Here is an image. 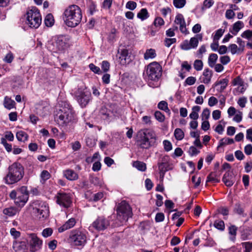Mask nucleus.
I'll list each match as a JSON object with an SVG mask.
<instances>
[{"label": "nucleus", "instance_id": "1", "mask_svg": "<svg viewBox=\"0 0 252 252\" xmlns=\"http://www.w3.org/2000/svg\"><path fill=\"white\" fill-rule=\"evenodd\" d=\"M24 175V167L20 163L15 162L9 166L8 172L3 180L6 184L11 185L20 181Z\"/></svg>", "mask_w": 252, "mask_h": 252}, {"label": "nucleus", "instance_id": "2", "mask_svg": "<svg viewBox=\"0 0 252 252\" xmlns=\"http://www.w3.org/2000/svg\"><path fill=\"white\" fill-rule=\"evenodd\" d=\"M156 140V133L153 130L145 128L137 132L136 142L141 148L148 149L154 145Z\"/></svg>", "mask_w": 252, "mask_h": 252}, {"label": "nucleus", "instance_id": "3", "mask_svg": "<svg viewBox=\"0 0 252 252\" xmlns=\"http://www.w3.org/2000/svg\"><path fill=\"white\" fill-rule=\"evenodd\" d=\"M64 20L66 25L70 27L77 26L82 19V12L76 5L69 6L64 12Z\"/></svg>", "mask_w": 252, "mask_h": 252}, {"label": "nucleus", "instance_id": "4", "mask_svg": "<svg viewBox=\"0 0 252 252\" xmlns=\"http://www.w3.org/2000/svg\"><path fill=\"white\" fill-rule=\"evenodd\" d=\"M69 46V38L65 35L55 37L47 44L48 49L55 53L63 52Z\"/></svg>", "mask_w": 252, "mask_h": 252}, {"label": "nucleus", "instance_id": "5", "mask_svg": "<svg viewBox=\"0 0 252 252\" xmlns=\"http://www.w3.org/2000/svg\"><path fill=\"white\" fill-rule=\"evenodd\" d=\"M116 211L118 226L123 225L132 215L131 209L126 201H122L118 205Z\"/></svg>", "mask_w": 252, "mask_h": 252}, {"label": "nucleus", "instance_id": "6", "mask_svg": "<svg viewBox=\"0 0 252 252\" xmlns=\"http://www.w3.org/2000/svg\"><path fill=\"white\" fill-rule=\"evenodd\" d=\"M74 118V113L71 107L68 104H65L58 112L55 118L58 124L62 126H66Z\"/></svg>", "mask_w": 252, "mask_h": 252}, {"label": "nucleus", "instance_id": "7", "mask_svg": "<svg viewBox=\"0 0 252 252\" xmlns=\"http://www.w3.org/2000/svg\"><path fill=\"white\" fill-rule=\"evenodd\" d=\"M87 240V232L85 231L78 229L72 230L70 233L68 238L69 243L71 245L81 248L85 245Z\"/></svg>", "mask_w": 252, "mask_h": 252}, {"label": "nucleus", "instance_id": "8", "mask_svg": "<svg viewBox=\"0 0 252 252\" xmlns=\"http://www.w3.org/2000/svg\"><path fill=\"white\" fill-rule=\"evenodd\" d=\"M26 24L31 28L37 29L41 23V16L36 7H31L27 12Z\"/></svg>", "mask_w": 252, "mask_h": 252}, {"label": "nucleus", "instance_id": "9", "mask_svg": "<svg viewBox=\"0 0 252 252\" xmlns=\"http://www.w3.org/2000/svg\"><path fill=\"white\" fill-rule=\"evenodd\" d=\"M162 68L160 64L153 62L147 66L146 75L148 80L158 81L162 75Z\"/></svg>", "mask_w": 252, "mask_h": 252}, {"label": "nucleus", "instance_id": "10", "mask_svg": "<svg viewBox=\"0 0 252 252\" xmlns=\"http://www.w3.org/2000/svg\"><path fill=\"white\" fill-rule=\"evenodd\" d=\"M76 99L81 107H85L91 99V94L85 87H80L74 93Z\"/></svg>", "mask_w": 252, "mask_h": 252}, {"label": "nucleus", "instance_id": "11", "mask_svg": "<svg viewBox=\"0 0 252 252\" xmlns=\"http://www.w3.org/2000/svg\"><path fill=\"white\" fill-rule=\"evenodd\" d=\"M26 240L31 252H35L41 249L42 240L38 237L36 234L33 233L28 234Z\"/></svg>", "mask_w": 252, "mask_h": 252}, {"label": "nucleus", "instance_id": "12", "mask_svg": "<svg viewBox=\"0 0 252 252\" xmlns=\"http://www.w3.org/2000/svg\"><path fill=\"white\" fill-rule=\"evenodd\" d=\"M33 210L37 217L40 219H46L49 216V207L45 202L36 201Z\"/></svg>", "mask_w": 252, "mask_h": 252}, {"label": "nucleus", "instance_id": "13", "mask_svg": "<svg viewBox=\"0 0 252 252\" xmlns=\"http://www.w3.org/2000/svg\"><path fill=\"white\" fill-rule=\"evenodd\" d=\"M110 225L109 220L103 216H99L93 222L89 227L90 231H93L94 229L97 231H103L107 229Z\"/></svg>", "mask_w": 252, "mask_h": 252}, {"label": "nucleus", "instance_id": "14", "mask_svg": "<svg viewBox=\"0 0 252 252\" xmlns=\"http://www.w3.org/2000/svg\"><path fill=\"white\" fill-rule=\"evenodd\" d=\"M202 35L201 34H196L195 36L191 37L189 40L183 41L181 44V48L184 50L195 49L198 46L199 41H202Z\"/></svg>", "mask_w": 252, "mask_h": 252}, {"label": "nucleus", "instance_id": "15", "mask_svg": "<svg viewBox=\"0 0 252 252\" xmlns=\"http://www.w3.org/2000/svg\"><path fill=\"white\" fill-rule=\"evenodd\" d=\"M56 197L57 203L65 208L69 207L72 204L71 197L69 193L60 191L57 194Z\"/></svg>", "mask_w": 252, "mask_h": 252}, {"label": "nucleus", "instance_id": "16", "mask_svg": "<svg viewBox=\"0 0 252 252\" xmlns=\"http://www.w3.org/2000/svg\"><path fill=\"white\" fill-rule=\"evenodd\" d=\"M18 192L20 194L17 195V199H16L15 203L19 206H23L28 201L29 198L28 193L26 187H22L18 189Z\"/></svg>", "mask_w": 252, "mask_h": 252}, {"label": "nucleus", "instance_id": "17", "mask_svg": "<svg viewBox=\"0 0 252 252\" xmlns=\"http://www.w3.org/2000/svg\"><path fill=\"white\" fill-rule=\"evenodd\" d=\"M174 22L176 24L180 25V30L182 33L185 34L189 33V32L186 28V24L185 19L182 14H178L176 16Z\"/></svg>", "mask_w": 252, "mask_h": 252}, {"label": "nucleus", "instance_id": "18", "mask_svg": "<svg viewBox=\"0 0 252 252\" xmlns=\"http://www.w3.org/2000/svg\"><path fill=\"white\" fill-rule=\"evenodd\" d=\"M118 53L120 55L119 56V62L122 65L126 64L128 61V50L124 48H119L118 50Z\"/></svg>", "mask_w": 252, "mask_h": 252}, {"label": "nucleus", "instance_id": "19", "mask_svg": "<svg viewBox=\"0 0 252 252\" xmlns=\"http://www.w3.org/2000/svg\"><path fill=\"white\" fill-rule=\"evenodd\" d=\"M231 83L234 86H238L237 90L241 93H243L247 89V85H245L244 81L239 76L234 78L232 80Z\"/></svg>", "mask_w": 252, "mask_h": 252}, {"label": "nucleus", "instance_id": "20", "mask_svg": "<svg viewBox=\"0 0 252 252\" xmlns=\"http://www.w3.org/2000/svg\"><path fill=\"white\" fill-rule=\"evenodd\" d=\"M76 223L74 218H70L67 220L62 226L58 228V231L60 233L73 227Z\"/></svg>", "mask_w": 252, "mask_h": 252}, {"label": "nucleus", "instance_id": "21", "mask_svg": "<svg viewBox=\"0 0 252 252\" xmlns=\"http://www.w3.org/2000/svg\"><path fill=\"white\" fill-rule=\"evenodd\" d=\"M244 27V23L242 21H238L233 25L232 28H230L229 32L233 35H236Z\"/></svg>", "mask_w": 252, "mask_h": 252}, {"label": "nucleus", "instance_id": "22", "mask_svg": "<svg viewBox=\"0 0 252 252\" xmlns=\"http://www.w3.org/2000/svg\"><path fill=\"white\" fill-rule=\"evenodd\" d=\"M64 176L68 180L74 181L78 178V174L71 169H67L63 171Z\"/></svg>", "mask_w": 252, "mask_h": 252}, {"label": "nucleus", "instance_id": "23", "mask_svg": "<svg viewBox=\"0 0 252 252\" xmlns=\"http://www.w3.org/2000/svg\"><path fill=\"white\" fill-rule=\"evenodd\" d=\"M111 111L105 107H102L100 109L99 115L103 120H109L111 117Z\"/></svg>", "mask_w": 252, "mask_h": 252}, {"label": "nucleus", "instance_id": "24", "mask_svg": "<svg viewBox=\"0 0 252 252\" xmlns=\"http://www.w3.org/2000/svg\"><path fill=\"white\" fill-rule=\"evenodd\" d=\"M202 82L204 84H209L212 77V72L209 68H205L203 73Z\"/></svg>", "mask_w": 252, "mask_h": 252}, {"label": "nucleus", "instance_id": "25", "mask_svg": "<svg viewBox=\"0 0 252 252\" xmlns=\"http://www.w3.org/2000/svg\"><path fill=\"white\" fill-rule=\"evenodd\" d=\"M222 181L227 187H231L234 184L233 177L231 175H230V173L229 172H226L224 174L222 178Z\"/></svg>", "mask_w": 252, "mask_h": 252}, {"label": "nucleus", "instance_id": "26", "mask_svg": "<svg viewBox=\"0 0 252 252\" xmlns=\"http://www.w3.org/2000/svg\"><path fill=\"white\" fill-rule=\"evenodd\" d=\"M3 105L5 108L10 110L15 107V102L11 98L6 96L4 97Z\"/></svg>", "mask_w": 252, "mask_h": 252}, {"label": "nucleus", "instance_id": "27", "mask_svg": "<svg viewBox=\"0 0 252 252\" xmlns=\"http://www.w3.org/2000/svg\"><path fill=\"white\" fill-rule=\"evenodd\" d=\"M157 56L156 52L154 49H149L146 50L144 58L146 60L154 59Z\"/></svg>", "mask_w": 252, "mask_h": 252}, {"label": "nucleus", "instance_id": "28", "mask_svg": "<svg viewBox=\"0 0 252 252\" xmlns=\"http://www.w3.org/2000/svg\"><path fill=\"white\" fill-rule=\"evenodd\" d=\"M16 138L19 141L25 142L28 139V134L22 130L18 131L16 134Z\"/></svg>", "mask_w": 252, "mask_h": 252}, {"label": "nucleus", "instance_id": "29", "mask_svg": "<svg viewBox=\"0 0 252 252\" xmlns=\"http://www.w3.org/2000/svg\"><path fill=\"white\" fill-rule=\"evenodd\" d=\"M201 107L199 106H194L192 108V111L189 114V117L191 119L196 120L198 118V112L200 110Z\"/></svg>", "mask_w": 252, "mask_h": 252}, {"label": "nucleus", "instance_id": "30", "mask_svg": "<svg viewBox=\"0 0 252 252\" xmlns=\"http://www.w3.org/2000/svg\"><path fill=\"white\" fill-rule=\"evenodd\" d=\"M228 49L232 55L239 54L243 52V51L235 44H230L228 46Z\"/></svg>", "mask_w": 252, "mask_h": 252}, {"label": "nucleus", "instance_id": "31", "mask_svg": "<svg viewBox=\"0 0 252 252\" xmlns=\"http://www.w3.org/2000/svg\"><path fill=\"white\" fill-rule=\"evenodd\" d=\"M218 55L215 53L210 54L208 57V63L210 67H213L214 64H216L218 60Z\"/></svg>", "mask_w": 252, "mask_h": 252}, {"label": "nucleus", "instance_id": "32", "mask_svg": "<svg viewBox=\"0 0 252 252\" xmlns=\"http://www.w3.org/2000/svg\"><path fill=\"white\" fill-rule=\"evenodd\" d=\"M133 166L138 170L141 171H144L146 170V164L142 161H134L133 162Z\"/></svg>", "mask_w": 252, "mask_h": 252}, {"label": "nucleus", "instance_id": "33", "mask_svg": "<svg viewBox=\"0 0 252 252\" xmlns=\"http://www.w3.org/2000/svg\"><path fill=\"white\" fill-rule=\"evenodd\" d=\"M13 249L16 252H25L24 246L22 242H14Z\"/></svg>", "mask_w": 252, "mask_h": 252}, {"label": "nucleus", "instance_id": "34", "mask_svg": "<svg viewBox=\"0 0 252 252\" xmlns=\"http://www.w3.org/2000/svg\"><path fill=\"white\" fill-rule=\"evenodd\" d=\"M137 17L143 21L149 17V14L146 8H142L137 14Z\"/></svg>", "mask_w": 252, "mask_h": 252}, {"label": "nucleus", "instance_id": "35", "mask_svg": "<svg viewBox=\"0 0 252 252\" xmlns=\"http://www.w3.org/2000/svg\"><path fill=\"white\" fill-rule=\"evenodd\" d=\"M174 136L177 140H181L184 137V132L180 128H176L174 131Z\"/></svg>", "mask_w": 252, "mask_h": 252}, {"label": "nucleus", "instance_id": "36", "mask_svg": "<svg viewBox=\"0 0 252 252\" xmlns=\"http://www.w3.org/2000/svg\"><path fill=\"white\" fill-rule=\"evenodd\" d=\"M54 18L51 14H48L45 18V24L47 27H51L54 24Z\"/></svg>", "mask_w": 252, "mask_h": 252}, {"label": "nucleus", "instance_id": "37", "mask_svg": "<svg viewBox=\"0 0 252 252\" xmlns=\"http://www.w3.org/2000/svg\"><path fill=\"white\" fill-rule=\"evenodd\" d=\"M233 143L234 140L233 139L229 138H224L220 141L219 147H221L228 144H231Z\"/></svg>", "mask_w": 252, "mask_h": 252}, {"label": "nucleus", "instance_id": "38", "mask_svg": "<svg viewBox=\"0 0 252 252\" xmlns=\"http://www.w3.org/2000/svg\"><path fill=\"white\" fill-rule=\"evenodd\" d=\"M117 32V30L115 29H113L111 31L108 36V40L109 42L113 43L116 40Z\"/></svg>", "mask_w": 252, "mask_h": 252}, {"label": "nucleus", "instance_id": "39", "mask_svg": "<svg viewBox=\"0 0 252 252\" xmlns=\"http://www.w3.org/2000/svg\"><path fill=\"white\" fill-rule=\"evenodd\" d=\"M207 182L218 183L219 182L217 175L214 172H211L207 177Z\"/></svg>", "mask_w": 252, "mask_h": 252}, {"label": "nucleus", "instance_id": "40", "mask_svg": "<svg viewBox=\"0 0 252 252\" xmlns=\"http://www.w3.org/2000/svg\"><path fill=\"white\" fill-rule=\"evenodd\" d=\"M224 32V30L220 29L216 31L215 33L213 36V40L214 41H218L220 38L221 37Z\"/></svg>", "mask_w": 252, "mask_h": 252}, {"label": "nucleus", "instance_id": "41", "mask_svg": "<svg viewBox=\"0 0 252 252\" xmlns=\"http://www.w3.org/2000/svg\"><path fill=\"white\" fill-rule=\"evenodd\" d=\"M228 80L227 79H223L216 83V85H220V91H223L227 87Z\"/></svg>", "mask_w": 252, "mask_h": 252}, {"label": "nucleus", "instance_id": "42", "mask_svg": "<svg viewBox=\"0 0 252 252\" xmlns=\"http://www.w3.org/2000/svg\"><path fill=\"white\" fill-rule=\"evenodd\" d=\"M203 66V62L200 60H196L194 62L193 67L197 71H200L202 69Z\"/></svg>", "mask_w": 252, "mask_h": 252}, {"label": "nucleus", "instance_id": "43", "mask_svg": "<svg viewBox=\"0 0 252 252\" xmlns=\"http://www.w3.org/2000/svg\"><path fill=\"white\" fill-rule=\"evenodd\" d=\"M3 213L4 214L7 215L9 217L13 216L15 215L16 213V210L13 208L10 207L8 208H5L3 210Z\"/></svg>", "mask_w": 252, "mask_h": 252}, {"label": "nucleus", "instance_id": "44", "mask_svg": "<svg viewBox=\"0 0 252 252\" xmlns=\"http://www.w3.org/2000/svg\"><path fill=\"white\" fill-rule=\"evenodd\" d=\"M186 3V0H173V4L177 8H183Z\"/></svg>", "mask_w": 252, "mask_h": 252}, {"label": "nucleus", "instance_id": "45", "mask_svg": "<svg viewBox=\"0 0 252 252\" xmlns=\"http://www.w3.org/2000/svg\"><path fill=\"white\" fill-rule=\"evenodd\" d=\"M0 143L1 144L3 145L4 147L5 150L8 152H10L12 151V145L11 144H8L6 140L4 138H1L0 139Z\"/></svg>", "mask_w": 252, "mask_h": 252}, {"label": "nucleus", "instance_id": "46", "mask_svg": "<svg viewBox=\"0 0 252 252\" xmlns=\"http://www.w3.org/2000/svg\"><path fill=\"white\" fill-rule=\"evenodd\" d=\"M210 116V110L206 108H205L201 114V119L202 121L206 120L207 121V120L209 118Z\"/></svg>", "mask_w": 252, "mask_h": 252}, {"label": "nucleus", "instance_id": "47", "mask_svg": "<svg viewBox=\"0 0 252 252\" xmlns=\"http://www.w3.org/2000/svg\"><path fill=\"white\" fill-rule=\"evenodd\" d=\"M53 233V229L51 228H46L43 230L42 235L44 238H47L50 236Z\"/></svg>", "mask_w": 252, "mask_h": 252}, {"label": "nucleus", "instance_id": "48", "mask_svg": "<svg viewBox=\"0 0 252 252\" xmlns=\"http://www.w3.org/2000/svg\"><path fill=\"white\" fill-rule=\"evenodd\" d=\"M206 52V46L205 45H201L196 52L197 56L199 58L203 57V54Z\"/></svg>", "mask_w": 252, "mask_h": 252}, {"label": "nucleus", "instance_id": "49", "mask_svg": "<svg viewBox=\"0 0 252 252\" xmlns=\"http://www.w3.org/2000/svg\"><path fill=\"white\" fill-rule=\"evenodd\" d=\"M214 226L217 229L223 230L224 229V223L222 220H216L214 222Z\"/></svg>", "mask_w": 252, "mask_h": 252}, {"label": "nucleus", "instance_id": "50", "mask_svg": "<svg viewBox=\"0 0 252 252\" xmlns=\"http://www.w3.org/2000/svg\"><path fill=\"white\" fill-rule=\"evenodd\" d=\"M220 62L222 65H226L230 62V58L227 55L222 56L220 58Z\"/></svg>", "mask_w": 252, "mask_h": 252}, {"label": "nucleus", "instance_id": "51", "mask_svg": "<svg viewBox=\"0 0 252 252\" xmlns=\"http://www.w3.org/2000/svg\"><path fill=\"white\" fill-rule=\"evenodd\" d=\"M155 117L156 119L160 122H162L164 121V115L162 114L160 111H156L155 113Z\"/></svg>", "mask_w": 252, "mask_h": 252}, {"label": "nucleus", "instance_id": "52", "mask_svg": "<svg viewBox=\"0 0 252 252\" xmlns=\"http://www.w3.org/2000/svg\"><path fill=\"white\" fill-rule=\"evenodd\" d=\"M50 176V174L47 170H43L40 174L41 179L43 182L49 179Z\"/></svg>", "mask_w": 252, "mask_h": 252}, {"label": "nucleus", "instance_id": "53", "mask_svg": "<svg viewBox=\"0 0 252 252\" xmlns=\"http://www.w3.org/2000/svg\"><path fill=\"white\" fill-rule=\"evenodd\" d=\"M241 37L247 39H250L252 37V31L246 30L242 33Z\"/></svg>", "mask_w": 252, "mask_h": 252}, {"label": "nucleus", "instance_id": "54", "mask_svg": "<svg viewBox=\"0 0 252 252\" xmlns=\"http://www.w3.org/2000/svg\"><path fill=\"white\" fill-rule=\"evenodd\" d=\"M10 235L15 239L19 238L20 236V232L19 231L16 230L15 228H12L10 230Z\"/></svg>", "mask_w": 252, "mask_h": 252}, {"label": "nucleus", "instance_id": "55", "mask_svg": "<svg viewBox=\"0 0 252 252\" xmlns=\"http://www.w3.org/2000/svg\"><path fill=\"white\" fill-rule=\"evenodd\" d=\"M89 68L93 72L95 73L100 74L101 73V71L99 67L95 66L93 63H90L89 64Z\"/></svg>", "mask_w": 252, "mask_h": 252}, {"label": "nucleus", "instance_id": "56", "mask_svg": "<svg viewBox=\"0 0 252 252\" xmlns=\"http://www.w3.org/2000/svg\"><path fill=\"white\" fill-rule=\"evenodd\" d=\"M158 108L165 111H169L167 107V103L164 101H161L158 104Z\"/></svg>", "mask_w": 252, "mask_h": 252}, {"label": "nucleus", "instance_id": "57", "mask_svg": "<svg viewBox=\"0 0 252 252\" xmlns=\"http://www.w3.org/2000/svg\"><path fill=\"white\" fill-rule=\"evenodd\" d=\"M164 150L169 152L172 150V146L171 143L168 140H164L163 142Z\"/></svg>", "mask_w": 252, "mask_h": 252}, {"label": "nucleus", "instance_id": "58", "mask_svg": "<svg viewBox=\"0 0 252 252\" xmlns=\"http://www.w3.org/2000/svg\"><path fill=\"white\" fill-rule=\"evenodd\" d=\"M213 0H205L203 2V5L202 7V9L210 8L213 4Z\"/></svg>", "mask_w": 252, "mask_h": 252}, {"label": "nucleus", "instance_id": "59", "mask_svg": "<svg viewBox=\"0 0 252 252\" xmlns=\"http://www.w3.org/2000/svg\"><path fill=\"white\" fill-rule=\"evenodd\" d=\"M178 29L177 27L170 28L166 31V35L169 37H173L175 35V31Z\"/></svg>", "mask_w": 252, "mask_h": 252}, {"label": "nucleus", "instance_id": "60", "mask_svg": "<svg viewBox=\"0 0 252 252\" xmlns=\"http://www.w3.org/2000/svg\"><path fill=\"white\" fill-rule=\"evenodd\" d=\"M154 24L156 27H160L161 26L164 25V21L162 18L157 17L155 19Z\"/></svg>", "mask_w": 252, "mask_h": 252}, {"label": "nucleus", "instance_id": "61", "mask_svg": "<svg viewBox=\"0 0 252 252\" xmlns=\"http://www.w3.org/2000/svg\"><path fill=\"white\" fill-rule=\"evenodd\" d=\"M176 42V39L175 38H165L164 40L165 46L169 47L172 44Z\"/></svg>", "mask_w": 252, "mask_h": 252}, {"label": "nucleus", "instance_id": "62", "mask_svg": "<svg viewBox=\"0 0 252 252\" xmlns=\"http://www.w3.org/2000/svg\"><path fill=\"white\" fill-rule=\"evenodd\" d=\"M242 245L245 248V252H251L252 250V242H244L242 243Z\"/></svg>", "mask_w": 252, "mask_h": 252}, {"label": "nucleus", "instance_id": "63", "mask_svg": "<svg viewBox=\"0 0 252 252\" xmlns=\"http://www.w3.org/2000/svg\"><path fill=\"white\" fill-rule=\"evenodd\" d=\"M137 4L133 1H128L126 4V8L130 10H134L136 7Z\"/></svg>", "mask_w": 252, "mask_h": 252}, {"label": "nucleus", "instance_id": "64", "mask_svg": "<svg viewBox=\"0 0 252 252\" xmlns=\"http://www.w3.org/2000/svg\"><path fill=\"white\" fill-rule=\"evenodd\" d=\"M234 154L236 158L239 160L244 159L245 158L244 154L240 150H237L235 151Z\"/></svg>", "mask_w": 252, "mask_h": 252}]
</instances>
